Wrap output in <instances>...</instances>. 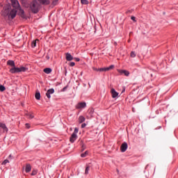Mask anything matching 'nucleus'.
Wrapping results in <instances>:
<instances>
[{
    "mask_svg": "<svg viewBox=\"0 0 178 178\" xmlns=\"http://www.w3.org/2000/svg\"><path fill=\"white\" fill-rule=\"evenodd\" d=\"M7 65L12 67L10 69V73H12V74L20 73L22 72H26L27 70V68L24 67H16V65H15V61L13 60H8Z\"/></svg>",
    "mask_w": 178,
    "mask_h": 178,
    "instance_id": "1",
    "label": "nucleus"
},
{
    "mask_svg": "<svg viewBox=\"0 0 178 178\" xmlns=\"http://www.w3.org/2000/svg\"><path fill=\"white\" fill-rule=\"evenodd\" d=\"M30 8L33 13H38V10H40V3L34 0L31 3Z\"/></svg>",
    "mask_w": 178,
    "mask_h": 178,
    "instance_id": "2",
    "label": "nucleus"
},
{
    "mask_svg": "<svg viewBox=\"0 0 178 178\" xmlns=\"http://www.w3.org/2000/svg\"><path fill=\"white\" fill-rule=\"evenodd\" d=\"M115 67L114 65H110L108 67H104V68H97L95 67H92V70L95 72H109V70H112Z\"/></svg>",
    "mask_w": 178,
    "mask_h": 178,
    "instance_id": "3",
    "label": "nucleus"
},
{
    "mask_svg": "<svg viewBox=\"0 0 178 178\" xmlns=\"http://www.w3.org/2000/svg\"><path fill=\"white\" fill-rule=\"evenodd\" d=\"M11 3L15 9H19L20 4H19V1L17 0H11Z\"/></svg>",
    "mask_w": 178,
    "mask_h": 178,
    "instance_id": "4",
    "label": "nucleus"
},
{
    "mask_svg": "<svg viewBox=\"0 0 178 178\" xmlns=\"http://www.w3.org/2000/svg\"><path fill=\"white\" fill-rule=\"evenodd\" d=\"M127 143H123L120 147L121 152H126V151L127 150Z\"/></svg>",
    "mask_w": 178,
    "mask_h": 178,
    "instance_id": "5",
    "label": "nucleus"
},
{
    "mask_svg": "<svg viewBox=\"0 0 178 178\" xmlns=\"http://www.w3.org/2000/svg\"><path fill=\"white\" fill-rule=\"evenodd\" d=\"M86 106H87V104H86V102H80L77 104L76 108L81 109L83 108H86Z\"/></svg>",
    "mask_w": 178,
    "mask_h": 178,
    "instance_id": "6",
    "label": "nucleus"
},
{
    "mask_svg": "<svg viewBox=\"0 0 178 178\" xmlns=\"http://www.w3.org/2000/svg\"><path fill=\"white\" fill-rule=\"evenodd\" d=\"M54 92H55V90H54V88L49 89L46 92V97L49 99L51 98V94H54Z\"/></svg>",
    "mask_w": 178,
    "mask_h": 178,
    "instance_id": "7",
    "label": "nucleus"
},
{
    "mask_svg": "<svg viewBox=\"0 0 178 178\" xmlns=\"http://www.w3.org/2000/svg\"><path fill=\"white\" fill-rule=\"evenodd\" d=\"M111 93L113 98H116L119 95V92H116V90L113 88L111 89Z\"/></svg>",
    "mask_w": 178,
    "mask_h": 178,
    "instance_id": "8",
    "label": "nucleus"
},
{
    "mask_svg": "<svg viewBox=\"0 0 178 178\" xmlns=\"http://www.w3.org/2000/svg\"><path fill=\"white\" fill-rule=\"evenodd\" d=\"M16 13H17L16 9H13L10 11V16L11 17V19H15V17H16Z\"/></svg>",
    "mask_w": 178,
    "mask_h": 178,
    "instance_id": "9",
    "label": "nucleus"
},
{
    "mask_svg": "<svg viewBox=\"0 0 178 178\" xmlns=\"http://www.w3.org/2000/svg\"><path fill=\"white\" fill-rule=\"evenodd\" d=\"M77 140V134H72L70 138V143H74V140Z\"/></svg>",
    "mask_w": 178,
    "mask_h": 178,
    "instance_id": "10",
    "label": "nucleus"
},
{
    "mask_svg": "<svg viewBox=\"0 0 178 178\" xmlns=\"http://www.w3.org/2000/svg\"><path fill=\"white\" fill-rule=\"evenodd\" d=\"M0 127L3 129V131H6V133H8V127H6V125L2 122H0Z\"/></svg>",
    "mask_w": 178,
    "mask_h": 178,
    "instance_id": "11",
    "label": "nucleus"
},
{
    "mask_svg": "<svg viewBox=\"0 0 178 178\" xmlns=\"http://www.w3.org/2000/svg\"><path fill=\"white\" fill-rule=\"evenodd\" d=\"M40 3H42V5H49L50 1L49 0H38Z\"/></svg>",
    "mask_w": 178,
    "mask_h": 178,
    "instance_id": "12",
    "label": "nucleus"
},
{
    "mask_svg": "<svg viewBox=\"0 0 178 178\" xmlns=\"http://www.w3.org/2000/svg\"><path fill=\"white\" fill-rule=\"evenodd\" d=\"M119 72L120 74H124V76H129L130 72L127 70H120Z\"/></svg>",
    "mask_w": 178,
    "mask_h": 178,
    "instance_id": "13",
    "label": "nucleus"
},
{
    "mask_svg": "<svg viewBox=\"0 0 178 178\" xmlns=\"http://www.w3.org/2000/svg\"><path fill=\"white\" fill-rule=\"evenodd\" d=\"M31 171V165L30 164H26V168H25V172L26 173H29Z\"/></svg>",
    "mask_w": 178,
    "mask_h": 178,
    "instance_id": "14",
    "label": "nucleus"
},
{
    "mask_svg": "<svg viewBox=\"0 0 178 178\" xmlns=\"http://www.w3.org/2000/svg\"><path fill=\"white\" fill-rule=\"evenodd\" d=\"M66 59L68 61L73 60V56H72V54L67 53L66 54Z\"/></svg>",
    "mask_w": 178,
    "mask_h": 178,
    "instance_id": "15",
    "label": "nucleus"
},
{
    "mask_svg": "<svg viewBox=\"0 0 178 178\" xmlns=\"http://www.w3.org/2000/svg\"><path fill=\"white\" fill-rule=\"evenodd\" d=\"M43 72L44 73H46V74H49L52 73V69H51V68H44L43 70Z\"/></svg>",
    "mask_w": 178,
    "mask_h": 178,
    "instance_id": "16",
    "label": "nucleus"
},
{
    "mask_svg": "<svg viewBox=\"0 0 178 178\" xmlns=\"http://www.w3.org/2000/svg\"><path fill=\"white\" fill-rule=\"evenodd\" d=\"M84 122H86V118H84L83 115L79 116V123H83Z\"/></svg>",
    "mask_w": 178,
    "mask_h": 178,
    "instance_id": "17",
    "label": "nucleus"
},
{
    "mask_svg": "<svg viewBox=\"0 0 178 178\" xmlns=\"http://www.w3.org/2000/svg\"><path fill=\"white\" fill-rule=\"evenodd\" d=\"M35 99L40 100L41 98V94L40 93V92H36L35 95Z\"/></svg>",
    "mask_w": 178,
    "mask_h": 178,
    "instance_id": "18",
    "label": "nucleus"
},
{
    "mask_svg": "<svg viewBox=\"0 0 178 178\" xmlns=\"http://www.w3.org/2000/svg\"><path fill=\"white\" fill-rule=\"evenodd\" d=\"M37 41H38V40H33L32 42V43H31L32 48H35V47H37Z\"/></svg>",
    "mask_w": 178,
    "mask_h": 178,
    "instance_id": "19",
    "label": "nucleus"
},
{
    "mask_svg": "<svg viewBox=\"0 0 178 178\" xmlns=\"http://www.w3.org/2000/svg\"><path fill=\"white\" fill-rule=\"evenodd\" d=\"M26 116H27L28 119H33V118H34V115H33V114H31L30 113H26Z\"/></svg>",
    "mask_w": 178,
    "mask_h": 178,
    "instance_id": "20",
    "label": "nucleus"
},
{
    "mask_svg": "<svg viewBox=\"0 0 178 178\" xmlns=\"http://www.w3.org/2000/svg\"><path fill=\"white\" fill-rule=\"evenodd\" d=\"M88 155V151H86L84 153L81 154V158H86Z\"/></svg>",
    "mask_w": 178,
    "mask_h": 178,
    "instance_id": "21",
    "label": "nucleus"
},
{
    "mask_svg": "<svg viewBox=\"0 0 178 178\" xmlns=\"http://www.w3.org/2000/svg\"><path fill=\"white\" fill-rule=\"evenodd\" d=\"M81 3H82V5H88V0H81Z\"/></svg>",
    "mask_w": 178,
    "mask_h": 178,
    "instance_id": "22",
    "label": "nucleus"
},
{
    "mask_svg": "<svg viewBox=\"0 0 178 178\" xmlns=\"http://www.w3.org/2000/svg\"><path fill=\"white\" fill-rule=\"evenodd\" d=\"M88 172H90V165H88V166L86 168V170H85V175H88Z\"/></svg>",
    "mask_w": 178,
    "mask_h": 178,
    "instance_id": "23",
    "label": "nucleus"
},
{
    "mask_svg": "<svg viewBox=\"0 0 178 178\" xmlns=\"http://www.w3.org/2000/svg\"><path fill=\"white\" fill-rule=\"evenodd\" d=\"M19 10H20V13H21L22 17H23L24 19L26 17L24 16V11L23 10H22V9H20Z\"/></svg>",
    "mask_w": 178,
    "mask_h": 178,
    "instance_id": "24",
    "label": "nucleus"
},
{
    "mask_svg": "<svg viewBox=\"0 0 178 178\" xmlns=\"http://www.w3.org/2000/svg\"><path fill=\"white\" fill-rule=\"evenodd\" d=\"M6 163H9V160H8V159L4 160L2 162L1 165H6Z\"/></svg>",
    "mask_w": 178,
    "mask_h": 178,
    "instance_id": "25",
    "label": "nucleus"
},
{
    "mask_svg": "<svg viewBox=\"0 0 178 178\" xmlns=\"http://www.w3.org/2000/svg\"><path fill=\"white\" fill-rule=\"evenodd\" d=\"M131 58H136V52L134 51L131 52Z\"/></svg>",
    "mask_w": 178,
    "mask_h": 178,
    "instance_id": "26",
    "label": "nucleus"
},
{
    "mask_svg": "<svg viewBox=\"0 0 178 178\" xmlns=\"http://www.w3.org/2000/svg\"><path fill=\"white\" fill-rule=\"evenodd\" d=\"M6 88L5 86L0 85V91H5Z\"/></svg>",
    "mask_w": 178,
    "mask_h": 178,
    "instance_id": "27",
    "label": "nucleus"
},
{
    "mask_svg": "<svg viewBox=\"0 0 178 178\" xmlns=\"http://www.w3.org/2000/svg\"><path fill=\"white\" fill-rule=\"evenodd\" d=\"M79 133V128L76 127L72 134H77Z\"/></svg>",
    "mask_w": 178,
    "mask_h": 178,
    "instance_id": "28",
    "label": "nucleus"
},
{
    "mask_svg": "<svg viewBox=\"0 0 178 178\" xmlns=\"http://www.w3.org/2000/svg\"><path fill=\"white\" fill-rule=\"evenodd\" d=\"M35 175H37V170H33L31 175L32 176H35Z\"/></svg>",
    "mask_w": 178,
    "mask_h": 178,
    "instance_id": "29",
    "label": "nucleus"
},
{
    "mask_svg": "<svg viewBox=\"0 0 178 178\" xmlns=\"http://www.w3.org/2000/svg\"><path fill=\"white\" fill-rule=\"evenodd\" d=\"M59 0H54L53 1V5H56L57 3H58V1Z\"/></svg>",
    "mask_w": 178,
    "mask_h": 178,
    "instance_id": "30",
    "label": "nucleus"
},
{
    "mask_svg": "<svg viewBox=\"0 0 178 178\" xmlns=\"http://www.w3.org/2000/svg\"><path fill=\"white\" fill-rule=\"evenodd\" d=\"M86 126H87V124L86 123H83L81 124L82 129H84V127H86Z\"/></svg>",
    "mask_w": 178,
    "mask_h": 178,
    "instance_id": "31",
    "label": "nucleus"
},
{
    "mask_svg": "<svg viewBox=\"0 0 178 178\" xmlns=\"http://www.w3.org/2000/svg\"><path fill=\"white\" fill-rule=\"evenodd\" d=\"M131 20H133V22H136V17L132 16V17H131Z\"/></svg>",
    "mask_w": 178,
    "mask_h": 178,
    "instance_id": "32",
    "label": "nucleus"
},
{
    "mask_svg": "<svg viewBox=\"0 0 178 178\" xmlns=\"http://www.w3.org/2000/svg\"><path fill=\"white\" fill-rule=\"evenodd\" d=\"M74 65H76V63H74V62H72V63H70V65L71 67L74 66Z\"/></svg>",
    "mask_w": 178,
    "mask_h": 178,
    "instance_id": "33",
    "label": "nucleus"
},
{
    "mask_svg": "<svg viewBox=\"0 0 178 178\" xmlns=\"http://www.w3.org/2000/svg\"><path fill=\"white\" fill-rule=\"evenodd\" d=\"M26 129H30V124H26Z\"/></svg>",
    "mask_w": 178,
    "mask_h": 178,
    "instance_id": "34",
    "label": "nucleus"
},
{
    "mask_svg": "<svg viewBox=\"0 0 178 178\" xmlns=\"http://www.w3.org/2000/svg\"><path fill=\"white\" fill-rule=\"evenodd\" d=\"M74 60H75L76 62H80V58H75Z\"/></svg>",
    "mask_w": 178,
    "mask_h": 178,
    "instance_id": "35",
    "label": "nucleus"
},
{
    "mask_svg": "<svg viewBox=\"0 0 178 178\" xmlns=\"http://www.w3.org/2000/svg\"><path fill=\"white\" fill-rule=\"evenodd\" d=\"M66 90V87L63 88V91H65Z\"/></svg>",
    "mask_w": 178,
    "mask_h": 178,
    "instance_id": "36",
    "label": "nucleus"
},
{
    "mask_svg": "<svg viewBox=\"0 0 178 178\" xmlns=\"http://www.w3.org/2000/svg\"><path fill=\"white\" fill-rule=\"evenodd\" d=\"M124 91H125V89H123V90H122V92H124Z\"/></svg>",
    "mask_w": 178,
    "mask_h": 178,
    "instance_id": "37",
    "label": "nucleus"
},
{
    "mask_svg": "<svg viewBox=\"0 0 178 178\" xmlns=\"http://www.w3.org/2000/svg\"><path fill=\"white\" fill-rule=\"evenodd\" d=\"M82 148H83V151H84V146H82Z\"/></svg>",
    "mask_w": 178,
    "mask_h": 178,
    "instance_id": "38",
    "label": "nucleus"
},
{
    "mask_svg": "<svg viewBox=\"0 0 178 178\" xmlns=\"http://www.w3.org/2000/svg\"><path fill=\"white\" fill-rule=\"evenodd\" d=\"M11 156H12V155H10V156H9V158H11Z\"/></svg>",
    "mask_w": 178,
    "mask_h": 178,
    "instance_id": "39",
    "label": "nucleus"
}]
</instances>
